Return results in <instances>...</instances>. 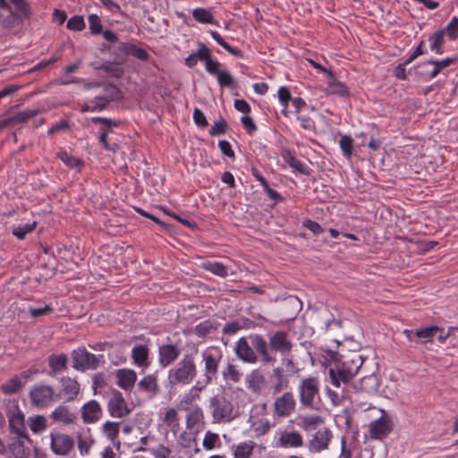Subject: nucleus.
Listing matches in <instances>:
<instances>
[{
    "label": "nucleus",
    "mask_w": 458,
    "mask_h": 458,
    "mask_svg": "<svg viewBox=\"0 0 458 458\" xmlns=\"http://www.w3.org/2000/svg\"><path fill=\"white\" fill-rule=\"evenodd\" d=\"M78 448L81 454H89L91 445L95 443V441L90 438L89 441L83 439L81 433L78 432L76 434Z\"/></svg>",
    "instance_id": "60"
},
{
    "label": "nucleus",
    "mask_w": 458,
    "mask_h": 458,
    "mask_svg": "<svg viewBox=\"0 0 458 458\" xmlns=\"http://www.w3.org/2000/svg\"><path fill=\"white\" fill-rule=\"evenodd\" d=\"M213 329V325L210 320H206L202 323H199L195 327L196 334L200 337H205L208 335Z\"/></svg>",
    "instance_id": "64"
},
{
    "label": "nucleus",
    "mask_w": 458,
    "mask_h": 458,
    "mask_svg": "<svg viewBox=\"0 0 458 458\" xmlns=\"http://www.w3.org/2000/svg\"><path fill=\"white\" fill-rule=\"evenodd\" d=\"M126 42H120L111 52L113 61L116 65H123L127 61L128 54H124L123 48Z\"/></svg>",
    "instance_id": "48"
},
{
    "label": "nucleus",
    "mask_w": 458,
    "mask_h": 458,
    "mask_svg": "<svg viewBox=\"0 0 458 458\" xmlns=\"http://www.w3.org/2000/svg\"><path fill=\"white\" fill-rule=\"evenodd\" d=\"M91 123L94 124H98V123L102 124V126L100 127V132L101 133L106 132V134L107 136L109 135L110 132H112L113 127H119L123 124V122L120 120L116 121V120H113L110 118L100 117V116L92 117Z\"/></svg>",
    "instance_id": "30"
},
{
    "label": "nucleus",
    "mask_w": 458,
    "mask_h": 458,
    "mask_svg": "<svg viewBox=\"0 0 458 458\" xmlns=\"http://www.w3.org/2000/svg\"><path fill=\"white\" fill-rule=\"evenodd\" d=\"M51 450L57 455H67L74 447V440L69 435L60 432H51Z\"/></svg>",
    "instance_id": "10"
},
{
    "label": "nucleus",
    "mask_w": 458,
    "mask_h": 458,
    "mask_svg": "<svg viewBox=\"0 0 458 458\" xmlns=\"http://www.w3.org/2000/svg\"><path fill=\"white\" fill-rule=\"evenodd\" d=\"M30 404L38 409L48 407L53 402L57 400L55 389L48 385H35L29 393Z\"/></svg>",
    "instance_id": "7"
},
{
    "label": "nucleus",
    "mask_w": 458,
    "mask_h": 458,
    "mask_svg": "<svg viewBox=\"0 0 458 458\" xmlns=\"http://www.w3.org/2000/svg\"><path fill=\"white\" fill-rule=\"evenodd\" d=\"M203 420V412L199 407H195L186 418V427L188 428H193Z\"/></svg>",
    "instance_id": "49"
},
{
    "label": "nucleus",
    "mask_w": 458,
    "mask_h": 458,
    "mask_svg": "<svg viewBox=\"0 0 458 458\" xmlns=\"http://www.w3.org/2000/svg\"><path fill=\"white\" fill-rule=\"evenodd\" d=\"M9 450L15 458H29L30 456V449L24 446L19 437L9 445Z\"/></svg>",
    "instance_id": "37"
},
{
    "label": "nucleus",
    "mask_w": 458,
    "mask_h": 458,
    "mask_svg": "<svg viewBox=\"0 0 458 458\" xmlns=\"http://www.w3.org/2000/svg\"><path fill=\"white\" fill-rule=\"evenodd\" d=\"M85 26L84 18L81 15H73L66 24V28L73 31H81L85 29Z\"/></svg>",
    "instance_id": "53"
},
{
    "label": "nucleus",
    "mask_w": 458,
    "mask_h": 458,
    "mask_svg": "<svg viewBox=\"0 0 458 458\" xmlns=\"http://www.w3.org/2000/svg\"><path fill=\"white\" fill-rule=\"evenodd\" d=\"M329 80L327 81L328 88L327 89V95H336L341 98H347L350 96V91L348 87L344 83L339 81L335 73L334 72V77H328Z\"/></svg>",
    "instance_id": "25"
},
{
    "label": "nucleus",
    "mask_w": 458,
    "mask_h": 458,
    "mask_svg": "<svg viewBox=\"0 0 458 458\" xmlns=\"http://www.w3.org/2000/svg\"><path fill=\"white\" fill-rule=\"evenodd\" d=\"M440 30H444V35H447L451 41H455L458 38V17L454 16L450 22Z\"/></svg>",
    "instance_id": "45"
},
{
    "label": "nucleus",
    "mask_w": 458,
    "mask_h": 458,
    "mask_svg": "<svg viewBox=\"0 0 458 458\" xmlns=\"http://www.w3.org/2000/svg\"><path fill=\"white\" fill-rule=\"evenodd\" d=\"M432 65L429 62V60H427L425 62L420 63L418 65L415 66V75L423 81H428L430 79L435 78L436 76H433L432 73Z\"/></svg>",
    "instance_id": "35"
},
{
    "label": "nucleus",
    "mask_w": 458,
    "mask_h": 458,
    "mask_svg": "<svg viewBox=\"0 0 458 458\" xmlns=\"http://www.w3.org/2000/svg\"><path fill=\"white\" fill-rule=\"evenodd\" d=\"M90 103L92 104V112L102 111L107 108L110 99L108 97L98 96Z\"/></svg>",
    "instance_id": "58"
},
{
    "label": "nucleus",
    "mask_w": 458,
    "mask_h": 458,
    "mask_svg": "<svg viewBox=\"0 0 458 458\" xmlns=\"http://www.w3.org/2000/svg\"><path fill=\"white\" fill-rule=\"evenodd\" d=\"M202 267L221 277H226L228 276L227 267L221 262L208 261L203 263Z\"/></svg>",
    "instance_id": "40"
},
{
    "label": "nucleus",
    "mask_w": 458,
    "mask_h": 458,
    "mask_svg": "<svg viewBox=\"0 0 458 458\" xmlns=\"http://www.w3.org/2000/svg\"><path fill=\"white\" fill-rule=\"evenodd\" d=\"M392 430L391 421L388 419L381 417L370 425V437L373 439H383L388 436Z\"/></svg>",
    "instance_id": "18"
},
{
    "label": "nucleus",
    "mask_w": 458,
    "mask_h": 458,
    "mask_svg": "<svg viewBox=\"0 0 458 458\" xmlns=\"http://www.w3.org/2000/svg\"><path fill=\"white\" fill-rule=\"evenodd\" d=\"M112 395L113 396L107 403V409L110 415L114 418H123L129 415L131 409L128 407L123 394L120 391L114 389L112 391Z\"/></svg>",
    "instance_id": "11"
},
{
    "label": "nucleus",
    "mask_w": 458,
    "mask_h": 458,
    "mask_svg": "<svg viewBox=\"0 0 458 458\" xmlns=\"http://www.w3.org/2000/svg\"><path fill=\"white\" fill-rule=\"evenodd\" d=\"M13 407L17 411L9 418V428L15 433L19 438H25L30 441L24 422V414L20 411L18 403L13 401Z\"/></svg>",
    "instance_id": "13"
},
{
    "label": "nucleus",
    "mask_w": 458,
    "mask_h": 458,
    "mask_svg": "<svg viewBox=\"0 0 458 458\" xmlns=\"http://www.w3.org/2000/svg\"><path fill=\"white\" fill-rule=\"evenodd\" d=\"M98 69L111 74L112 77L116 79L122 78L124 74L123 68L121 67V65H116L114 62L104 63L98 67Z\"/></svg>",
    "instance_id": "42"
},
{
    "label": "nucleus",
    "mask_w": 458,
    "mask_h": 458,
    "mask_svg": "<svg viewBox=\"0 0 458 458\" xmlns=\"http://www.w3.org/2000/svg\"><path fill=\"white\" fill-rule=\"evenodd\" d=\"M106 89H111V95L108 97L110 102L122 101L124 98L123 92L114 83L109 82L106 85Z\"/></svg>",
    "instance_id": "62"
},
{
    "label": "nucleus",
    "mask_w": 458,
    "mask_h": 458,
    "mask_svg": "<svg viewBox=\"0 0 458 458\" xmlns=\"http://www.w3.org/2000/svg\"><path fill=\"white\" fill-rule=\"evenodd\" d=\"M15 8V13H18L19 15H21V19H27L30 20L32 15L33 12L31 9L30 4L26 0H9Z\"/></svg>",
    "instance_id": "34"
},
{
    "label": "nucleus",
    "mask_w": 458,
    "mask_h": 458,
    "mask_svg": "<svg viewBox=\"0 0 458 458\" xmlns=\"http://www.w3.org/2000/svg\"><path fill=\"white\" fill-rule=\"evenodd\" d=\"M123 51L124 54H128V55L133 56L142 62H148L150 58L149 54L145 48L132 42H126Z\"/></svg>",
    "instance_id": "27"
},
{
    "label": "nucleus",
    "mask_w": 458,
    "mask_h": 458,
    "mask_svg": "<svg viewBox=\"0 0 458 458\" xmlns=\"http://www.w3.org/2000/svg\"><path fill=\"white\" fill-rule=\"evenodd\" d=\"M117 385L122 389L127 391L131 389L137 380V374L134 370L129 369H120L115 373Z\"/></svg>",
    "instance_id": "21"
},
{
    "label": "nucleus",
    "mask_w": 458,
    "mask_h": 458,
    "mask_svg": "<svg viewBox=\"0 0 458 458\" xmlns=\"http://www.w3.org/2000/svg\"><path fill=\"white\" fill-rule=\"evenodd\" d=\"M209 408L214 422L231 421L234 418L233 404L222 394L210 398Z\"/></svg>",
    "instance_id": "6"
},
{
    "label": "nucleus",
    "mask_w": 458,
    "mask_h": 458,
    "mask_svg": "<svg viewBox=\"0 0 458 458\" xmlns=\"http://www.w3.org/2000/svg\"><path fill=\"white\" fill-rule=\"evenodd\" d=\"M55 422H61L65 425L74 423L76 416L71 412L69 408L65 405L57 406L50 415Z\"/></svg>",
    "instance_id": "22"
},
{
    "label": "nucleus",
    "mask_w": 458,
    "mask_h": 458,
    "mask_svg": "<svg viewBox=\"0 0 458 458\" xmlns=\"http://www.w3.org/2000/svg\"><path fill=\"white\" fill-rule=\"evenodd\" d=\"M37 226V222L33 221L32 223H27L24 225H19L16 228H13V234L17 237L19 240H23L26 238V235L34 231Z\"/></svg>",
    "instance_id": "47"
},
{
    "label": "nucleus",
    "mask_w": 458,
    "mask_h": 458,
    "mask_svg": "<svg viewBox=\"0 0 458 458\" xmlns=\"http://www.w3.org/2000/svg\"><path fill=\"white\" fill-rule=\"evenodd\" d=\"M339 145L344 157L350 158L353 151V139L350 135H342Z\"/></svg>",
    "instance_id": "50"
},
{
    "label": "nucleus",
    "mask_w": 458,
    "mask_h": 458,
    "mask_svg": "<svg viewBox=\"0 0 458 458\" xmlns=\"http://www.w3.org/2000/svg\"><path fill=\"white\" fill-rule=\"evenodd\" d=\"M140 390L156 395L159 393V386L157 384V377L155 375H148L144 377L139 383Z\"/></svg>",
    "instance_id": "28"
},
{
    "label": "nucleus",
    "mask_w": 458,
    "mask_h": 458,
    "mask_svg": "<svg viewBox=\"0 0 458 458\" xmlns=\"http://www.w3.org/2000/svg\"><path fill=\"white\" fill-rule=\"evenodd\" d=\"M61 388L56 393L57 400L64 398L66 402L74 401L81 391V385L75 379L70 377H62L60 378Z\"/></svg>",
    "instance_id": "12"
},
{
    "label": "nucleus",
    "mask_w": 458,
    "mask_h": 458,
    "mask_svg": "<svg viewBox=\"0 0 458 458\" xmlns=\"http://www.w3.org/2000/svg\"><path fill=\"white\" fill-rule=\"evenodd\" d=\"M250 344L246 337H241L235 344L236 356L245 363L254 364L260 360L265 364H273L276 360V354L283 357L291 355L293 344L289 333L284 330L270 332L267 339L259 334L249 335Z\"/></svg>",
    "instance_id": "1"
},
{
    "label": "nucleus",
    "mask_w": 458,
    "mask_h": 458,
    "mask_svg": "<svg viewBox=\"0 0 458 458\" xmlns=\"http://www.w3.org/2000/svg\"><path fill=\"white\" fill-rule=\"evenodd\" d=\"M30 420V428L33 433H40L46 429L47 420L43 415H36Z\"/></svg>",
    "instance_id": "52"
},
{
    "label": "nucleus",
    "mask_w": 458,
    "mask_h": 458,
    "mask_svg": "<svg viewBox=\"0 0 458 458\" xmlns=\"http://www.w3.org/2000/svg\"><path fill=\"white\" fill-rule=\"evenodd\" d=\"M192 17L199 23L202 24H216L217 21L215 20L212 13L205 8H196L192 11Z\"/></svg>",
    "instance_id": "32"
},
{
    "label": "nucleus",
    "mask_w": 458,
    "mask_h": 458,
    "mask_svg": "<svg viewBox=\"0 0 458 458\" xmlns=\"http://www.w3.org/2000/svg\"><path fill=\"white\" fill-rule=\"evenodd\" d=\"M228 129L227 122L221 117V119L214 123V125L209 130V134L211 136H219L223 135L226 132Z\"/></svg>",
    "instance_id": "56"
},
{
    "label": "nucleus",
    "mask_w": 458,
    "mask_h": 458,
    "mask_svg": "<svg viewBox=\"0 0 458 458\" xmlns=\"http://www.w3.org/2000/svg\"><path fill=\"white\" fill-rule=\"evenodd\" d=\"M297 120L301 122L302 129L316 131V123L310 116L297 114Z\"/></svg>",
    "instance_id": "61"
},
{
    "label": "nucleus",
    "mask_w": 458,
    "mask_h": 458,
    "mask_svg": "<svg viewBox=\"0 0 458 458\" xmlns=\"http://www.w3.org/2000/svg\"><path fill=\"white\" fill-rule=\"evenodd\" d=\"M279 444L284 447H301L303 445V439L299 432H284L279 437Z\"/></svg>",
    "instance_id": "26"
},
{
    "label": "nucleus",
    "mask_w": 458,
    "mask_h": 458,
    "mask_svg": "<svg viewBox=\"0 0 458 458\" xmlns=\"http://www.w3.org/2000/svg\"><path fill=\"white\" fill-rule=\"evenodd\" d=\"M219 442V437L216 433H213L211 431H208L205 434L204 439H203V447L206 450H211L213 449L216 445Z\"/></svg>",
    "instance_id": "59"
},
{
    "label": "nucleus",
    "mask_w": 458,
    "mask_h": 458,
    "mask_svg": "<svg viewBox=\"0 0 458 458\" xmlns=\"http://www.w3.org/2000/svg\"><path fill=\"white\" fill-rule=\"evenodd\" d=\"M89 30L92 35H99L103 32L101 20L98 14L89 16Z\"/></svg>",
    "instance_id": "54"
},
{
    "label": "nucleus",
    "mask_w": 458,
    "mask_h": 458,
    "mask_svg": "<svg viewBox=\"0 0 458 458\" xmlns=\"http://www.w3.org/2000/svg\"><path fill=\"white\" fill-rule=\"evenodd\" d=\"M9 14L1 21L3 28L11 30L23 23V19L21 18L18 13H15L11 7L8 11Z\"/></svg>",
    "instance_id": "38"
},
{
    "label": "nucleus",
    "mask_w": 458,
    "mask_h": 458,
    "mask_svg": "<svg viewBox=\"0 0 458 458\" xmlns=\"http://www.w3.org/2000/svg\"><path fill=\"white\" fill-rule=\"evenodd\" d=\"M223 377L225 381L238 383L241 380L242 373L236 369L235 365L228 363L223 370Z\"/></svg>",
    "instance_id": "46"
},
{
    "label": "nucleus",
    "mask_w": 458,
    "mask_h": 458,
    "mask_svg": "<svg viewBox=\"0 0 458 458\" xmlns=\"http://www.w3.org/2000/svg\"><path fill=\"white\" fill-rule=\"evenodd\" d=\"M282 363L283 365L285 366L288 376L299 373L300 369L298 368L297 364L294 362L293 358H289L288 356L283 357Z\"/></svg>",
    "instance_id": "63"
},
{
    "label": "nucleus",
    "mask_w": 458,
    "mask_h": 458,
    "mask_svg": "<svg viewBox=\"0 0 458 458\" xmlns=\"http://www.w3.org/2000/svg\"><path fill=\"white\" fill-rule=\"evenodd\" d=\"M439 330L437 326H430L425 328L415 330V335L417 338H424L428 339V341H432L435 334Z\"/></svg>",
    "instance_id": "55"
},
{
    "label": "nucleus",
    "mask_w": 458,
    "mask_h": 458,
    "mask_svg": "<svg viewBox=\"0 0 458 458\" xmlns=\"http://www.w3.org/2000/svg\"><path fill=\"white\" fill-rule=\"evenodd\" d=\"M41 113L40 109H29L16 113L13 116L14 125L19 123H24L30 119L37 116Z\"/></svg>",
    "instance_id": "44"
},
{
    "label": "nucleus",
    "mask_w": 458,
    "mask_h": 458,
    "mask_svg": "<svg viewBox=\"0 0 458 458\" xmlns=\"http://www.w3.org/2000/svg\"><path fill=\"white\" fill-rule=\"evenodd\" d=\"M253 446L247 444H240L234 451V458H250L252 454Z\"/></svg>",
    "instance_id": "57"
},
{
    "label": "nucleus",
    "mask_w": 458,
    "mask_h": 458,
    "mask_svg": "<svg viewBox=\"0 0 458 458\" xmlns=\"http://www.w3.org/2000/svg\"><path fill=\"white\" fill-rule=\"evenodd\" d=\"M300 420L301 422L299 424L306 431H310L313 429L316 426L324 422L323 418L318 415L300 416Z\"/></svg>",
    "instance_id": "41"
},
{
    "label": "nucleus",
    "mask_w": 458,
    "mask_h": 458,
    "mask_svg": "<svg viewBox=\"0 0 458 458\" xmlns=\"http://www.w3.org/2000/svg\"><path fill=\"white\" fill-rule=\"evenodd\" d=\"M197 376V365L192 353H186L177 365L168 372V384L171 387L188 385Z\"/></svg>",
    "instance_id": "4"
},
{
    "label": "nucleus",
    "mask_w": 458,
    "mask_h": 458,
    "mask_svg": "<svg viewBox=\"0 0 458 458\" xmlns=\"http://www.w3.org/2000/svg\"><path fill=\"white\" fill-rule=\"evenodd\" d=\"M72 367L79 371L96 369L99 367V360L96 355L89 352L85 347L72 352Z\"/></svg>",
    "instance_id": "9"
},
{
    "label": "nucleus",
    "mask_w": 458,
    "mask_h": 458,
    "mask_svg": "<svg viewBox=\"0 0 458 458\" xmlns=\"http://www.w3.org/2000/svg\"><path fill=\"white\" fill-rule=\"evenodd\" d=\"M364 362L363 357L356 352H352L339 360L335 369H329L331 382L335 386H340V382L348 383L358 373Z\"/></svg>",
    "instance_id": "3"
},
{
    "label": "nucleus",
    "mask_w": 458,
    "mask_h": 458,
    "mask_svg": "<svg viewBox=\"0 0 458 458\" xmlns=\"http://www.w3.org/2000/svg\"><path fill=\"white\" fill-rule=\"evenodd\" d=\"M333 435L328 428L318 430L309 443L310 450L313 453L327 449Z\"/></svg>",
    "instance_id": "16"
},
{
    "label": "nucleus",
    "mask_w": 458,
    "mask_h": 458,
    "mask_svg": "<svg viewBox=\"0 0 458 458\" xmlns=\"http://www.w3.org/2000/svg\"><path fill=\"white\" fill-rule=\"evenodd\" d=\"M277 97L281 105L284 106L282 113L285 116H288V105L293 99L290 89L285 86L280 87L277 92Z\"/></svg>",
    "instance_id": "43"
},
{
    "label": "nucleus",
    "mask_w": 458,
    "mask_h": 458,
    "mask_svg": "<svg viewBox=\"0 0 458 458\" xmlns=\"http://www.w3.org/2000/svg\"><path fill=\"white\" fill-rule=\"evenodd\" d=\"M120 422L106 421L103 425V431L108 439L114 441L119 435Z\"/></svg>",
    "instance_id": "51"
},
{
    "label": "nucleus",
    "mask_w": 458,
    "mask_h": 458,
    "mask_svg": "<svg viewBox=\"0 0 458 458\" xmlns=\"http://www.w3.org/2000/svg\"><path fill=\"white\" fill-rule=\"evenodd\" d=\"M198 61L205 63L206 71L209 74L216 76L217 82L221 88L234 89L237 87V82L233 75L228 71L220 69L222 64L212 57L211 50L203 42H198L197 52L191 54L185 59V65L189 68H193L198 64Z\"/></svg>",
    "instance_id": "2"
},
{
    "label": "nucleus",
    "mask_w": 458,
    "mask_h": 458,
    "mask_svg": "<svg viewBox=\"0 0 458 458\" xmlns=\"http://www.w3.org/2000/svg\"><path fill=\"white\" fill-rule=\"evenodd\" d=\"M56 157L60 158L70 168L81 167L83 161L81 158L70 155L66 150L62 149L56 153Z\"/></svg>",
    "instance_id": "39"
},
{
    "label": "nucleus",
    "mask_w": 458,
    "mask_h": 458,
    "mask_svg": "<svg viewBox=\"0 0 458 458\" xmlns=\"http://www.w3.org/2000/svg\"><path fill=\"white\" fill-rule=\"evenodd\" d=\"M68 357L64 353L51 354L48 357V366L50 368V376H55L58 372L67 369Z\"/></svg>",
    "instance_id": "23"
},
{
    "label": "nucleus",
    "mask_w": 458,
    "mask_h": 458,
    "mask_svg": "<svg viewBox=\"0 0 458 458\" xmlns=\"http://www.w3.org/2000/svg\"><path fill=\"white\" fill-rule=\"evenodd\" d=\"M23 386V383L21 381L18 376H13L12 378L7 380L4 384L0 386L2 393L5 394H15L19 392Z\"/></svg>",
    "instance_id": "36"
},
{
    "label": "nucleus",
    "mask_w": 458,
    "mask_h": 458,
    "mask_svg": "<svg viewBox=\"0 0 458 458\" xmlns=\"http://www.w3.org/2000/svg\"><path fill=\"white\" fill-rule=\"evenodd\" d=\"M101 415V406L96 400H91L81 407V418L84 423H95L100 419Z\"/></svg>",
    "instance_id": "17"
},
{
    "label": "nucleus",
    "mask_w": 458,
    "mask_h": 458,
    "mask_svg": "<svg viewBox=\"0 0 458 458\" xmlns=\"http://www.w3.org/2000/svg\"><path fill=\"white\" fill-rule=\"evenodd\" d=\"M430 43V50L435 52L437 55H442L444 53V45L445 43L444 30L439 29L434 31L428 37Z\"/></svg>",
    "instance_id": "29"
},
{
    "label": "nucleus",
    "mask_w": 458,
    "mask_h": 458,
    "mask_svg": "<svg viewBox=\"0 0 458 458\" xmlns=\"http://www.w3.org/2000/svg\"><path fill=\"white\" fill-rule=\"evenodd\" d=\"M295 400L291 392H285L281 397H278L275 403V412L279 417L289 416L295 409Z\"/></svg>",
    "instance_id": "15"
},
{
    "label": "nucleus",
    "mask_w": 458,
    "mask_h": 458,
    "mask_svg": "<svg viewBox=\"0 0 458 458\" xmlns=\"http://www.w3.org/2000/svg\"><path fill=\"white\" fill-rule=\"evenodd\" d=\"M380 386V381L378 376L375 373L364 376L360 381L354 386V388L358 392H364L368 394L377 393Z\"/></svg>",
    "instance_id": "19"
},
{
    "label": "nucleus",
    "mask_w": 458,
    "mask_h": 458,
    "mask_svg": "<svg viewBox=\"0 0 458 458\" xmlns=\"http://www.w3.org/2000/svg\"><path fill=\"white\" fill-rule=\"evenodd\" d=\"M202 360L205 365L204 378L198 380L193 390L203 391L212 381L216 378L219 363L223 358L222 351L217 347H211L202 352Z\"/></svg>",
    "instance_id": "5"
},
{
    "label": "nucleus",
    "mask_w": 458,
    "mask_h": 458,
    "mask_svg": "<svg viewBox=\"0 0 458 458\" xmlns=\"http://www.w3.org/2000/svg\"><path fill=\"white\" fill-rule=\"evenodd\" d=\"M181 351L176 344H165L158 347V362L162 368L172 365L179 357Z\"/></svg>",
    "instance_id": "14"
},
{
    "label": "nucleus",
    "mask_w": 458,
    "mask_h": 458,
    "mask_svg": "<svg viewBox=\"0 0 458 458\" xmlns=\"http://www.w3.org/2000/svg\"><path fill=\"white\" fill-rule=\"evenodd\" d=\"M432 67L433 76H437L441 71L453 64H456L458 62V55H454L451 57H446L442 60H433L429 59Z\"/></svg>",
    "instance_id": "33"
},
{
    "label": "nucleus",
    "mask_w": 458,
    "mask_h": 458,
    "mask_svg": "<svg viewBox=\"0 0 458 458\" xmlns=\"http://www.w3.org/2000/svg\"><path fill=\"white\" fill-rule=\"evenodd\" d=\"M149 350L147 345L139 344L132 348L131 358L133 362L141 368H148L150 365L148 361Z\"/></svg>",
    "instance_id": "24"
},
{
    "label": "nucleus",
    "mask_w": 458,
    "mask_h": 458,
    "mask_svg": "<svg viewBox=\"0 0 458 458\" xmlns=\"http://www.w3.org/2000/svg\"><path fill=\"white\" fill-rule=\"evenodd\" d=\"M300 402L302 406L314 409L315 396L319 394V381L316 377L303 378L299 386Z\"/></svg>",
    "instance_id": "8"
},
{
    "label": "nucleus",
    "mask_w": 458,
    "mask_h": 458,
    "mask_svg": "<svg viewBox=\"0 0 458 458\" xmlns=\"http://www.w3.org/2000/svg\"><path fill=\"white\" fill-rule=\"evenodd\" d=\"M211 37L216 40V42L220 45L224 49H225L228 53L233 55L237 58H243V53L241 49L235 47H232L229 45L224 38L216 31L210 30Z\"/></svg>",
    "instance_id": "31"
},
{
    "label": "nucleus",
    "mask_w": 458,
    "mask_h": 458,
    "mask_svg": "<svg viewBox=\"0 0 458 458\" xmlns=\"http://www.w3.org/2000/svg\"><path fill=\"white\" fill-rule=\"evenodd\" d=\"M282 157L286 162L291 168L293 170L299 172L301 174L304 175H310L311 174V169L305 166L297 157L295 155L294 150L291 148H284L282 150Z\"/></svg>",
    "instance_id": "20"
}]
</instances>
